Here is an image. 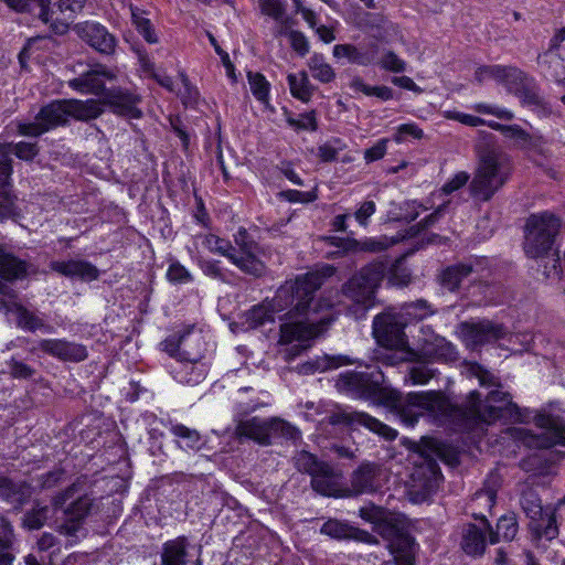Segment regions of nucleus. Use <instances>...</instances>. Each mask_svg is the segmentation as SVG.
I'll return each instance as SVG.
<instances>
[{"instance_id":"f257e3e1","label":"nucleus","mask_w":565,"mask_h":565,"mask_svg":"<svg viewBox=\"0 0 565 565\" xmlns=\"http://www.w3.org/2000/svg\"><path fill=\"white\" fill-rule=\"evenodd\" d=\"M335 387L355 398L396 408L407 426H414L425 412L439 422L467 431L482 429L497 419L520 420L521 417L510 394L500 390H492L484 399L478 391H471L462 406L454 405L445 394L436 391L409 393L403 399L398 391L386 384L379 367L341 373Z\"/></svg>"},{"instance_id":"f03ea898","label":"nucleus","mask_w":565,"mask_h":565,"mask_svg":"<svg viewBox=\"0 0 565 565\" xmlns=\"http://www.w3.org/2000/svg\"><path fill=\"white\" fill-rule=\"evenodd\" d=\"M323 278L316 273H308L287 280L275 296L252 307L245 312V323L250 329H257L274 322L275 316L287 310L279 319L280 344L292 341H308L317 334V318L319 309L316 292L320 289Z\"/></svg>"},{"instance_id":"7ed1b4c3","label":"nucleus","mask_w":565,"mask_h":565,"mask_svg":"<svg viewBox=\"0 0 565 565\" xmlns=\"http://www.w3.org/2000/svg\"><path fill=\"white\" fill-rule=\"evenodd\" d=\"M478 159L469 190L473 199L488 202L508 182L512 164L507 153L487 147L479 148Z\"/></svg>"},{"instance_id":"20e7f679","label":"nucleus","mask_w":565,"mask_h":565,"mask_svg":"<svg viewBox=\"0 0 565 565\" xmlns=\"http://www.w3.org/2000/svg\"><path fill=\"white\" fill-rule=\"evenodd\" d=\"M235 434L238 438L253 439L263 446L270 445L279 439L296 440L300 438L298 428L278 417L269 419L252 417L239 420L236 425Z\"/></svg>"},{"instance_id":"39448f33","label":"nucleus","mask_w":565,"mask_h":565,"mask_svg":"<svg viewBox=\"0 0 565 565\" xmlns=\"http://www.w3.org/2000/svg\"><path fill=\"white\" fill-rule=\"evenodd\" d=\"M561 224V218L548 211L531 214L525 224V253L532 258L546 255L554 245Z\"/></svg>"},{"instance_id":"423d86ee","label":"nucleus","mask_w":565,"mask_h":565,"mask_svg":"<svg viewBox=\"0 0 565 565\" xmlns=\"http://www.w3.org/2000/svg\"><path fill=\"white\" fill-rule=\"evenodd\" d=\"M387 265L379 260L364 266L358 274L353 275L343 286V295L362 306L363 310L374 303L375 291L385 277Z\"/></svg>"},{"instance_id":"0eeeda50","label":"nucleus","mask_w":565,"mask_h":565,"mask_svg":"<svg viewBox=\"0 0 565 565\" xmlns=\"http://www.w3.org/2000/svg\"><path fill=\"white\" fill-rule=\"evenodd\" d=\"M380 535L387 541V548L393 555L388 562L398 565H415L419 545L408 532L403 519H392L381 524Z\"/></svg>"},{"instance_id":"6e6552de","label":"nucleus","mask_w":565,"mask_h":565,"mask_svg":"<svg viewBox=\"0 0 565 565\" xmlns=\"http://www.w3.org/2000/svg\"><path fill=\"white\" fill-rule=\"evenodd\" d=\"M319 424L350 428L364 426L386 440H394L397 436L395 429L367 413L353 411L350 407H342L340 405H334L331 409H327L324 416L319 420Z\"/></svg>"},{"instance_id":"1a4fd4ad","label":"nucleus","mask_w":565,"mask_h":565,"mask_svg":"<svg viewBox=\"0 0 565 565\" xmlns=\"http://www.w3.org/2000/svg\"><path fill=\"white\" fill-rule=\"evenodd\" d=\"M76 487L72 484L63 492L57 493L52 504L55 510H63L64 522L58 525V532L70 537H76L77 532L82 529L83 522L89 514L93 507V499L87 495H81L72 501L67 507L64 504L75 494Z\"/></svg>"},{"instance_id":"9d476101","label":"nucleus","mask_w":565,"mask_h":565,"mask_svg":"<svg viewBox=\"0 0 565 565\" xmlns=\"http://www.w3.org/2000/svg\"><path fill=\"white\" fill-rule=\"evenodd\" d=\"M234 244L231 263L254 278L265 276L267 267L258 257L259 245L246 228L239 227L234 234Z\"/></svg>"},{"instance_id":"9b49d317","label":"nucleus","mask_w":565,"mask_h":565,"mask_svg":"<svg viewBox=\"0 0 565 565\" xmlns=\"http://www.w3.org/2000/svg\"><path fill=\"white\" fill-rule=\"evenodd\" d=\"M408 319L402 312L388 309L373 320V335L377 343L387 349H404L407 344L405 327Z\"/></svg>"},{"instance_id":"f8f14e48","label":"nucleus","mask_w":565,"mask_h":565,"mask_svg":"<svg viewBox=\"0 0 565 565\" xmlns=\"http://www.w3.org/2000/svg\"><path fill=\"white\" fill-rule=\"evenodd\" d=\"M68 118L67 99L54 100L40 109L33 122H20L18 132L22 136L39 137L51 129L66 125Z\"/></svg>"},{"instance_id":"ddd939ff","label":"nucleus","mask_w":565,"mask_h":565,"mask_svg":"<svg viewBox=\"0 0 565 565\" xmlns=\"http://www.w3.org/2000/svg\"><path fill=\"white\" fill-rule=\"evenodd\" d=\"M535 422L543 430L537 434L531 430H521L520 435L524 445L530 448L565 446V424L557 423L550 415H540L535 418Z\"/></svg>"},{"instance_id":"4468645a","label":"nucleus","mask_w":565,"mask_h":565,"mask_svg":"<svg viewBox=\"0 0 565 565\" xmlns=\"http://www.w3.org/2000/svg\"><path fill=\"white\" fill-rule=\"evenodd\" d=\"M38 349L62 362L79 363L88 358L84 344L66 339H42L38 342Z\"/></svg>"},{"instance_id":"2eb2a0df","label":"nucleus","mask_w":565,"mask_h":565,"mask_svg":"<svg viewBox=\"0 0 565 565\" xmlns=\"http://www.w3.org/2000/svg\"><path fill=\"white\" fill-rule=\"evenodd\" d=\"M103 107L107 106L110 110L122 117L138 119L142 116V111L138 108L141 102L140 96L120 87L109 88L102 97Z\"/></svg>"},{"instance_id":"dca6fc26","label":"nucleus","mask_w":565,"mask_h":565,"mask_svg":"<svg viewBox=\"0 0 565 565\" xmlns=\"http://www.w3.org/2000/svg\"><path fill=\"white\" fill-rule=\"evenodd\" d=\"M479 524L468 523L461 531V550L469 556L478 557L484 554L489 542L491 524L486 516L477 518Z\"/></svg>"},{"instance_id":"f3484780","label":"nucleus","mask_w":565,"mask_h":565,"mask_svg":"<svg viewBox=\"0 0 565 565\" xmlns=\"http://www.w3.org/2000/svg\"><path fill=\"white\" fill-rule=\"evenodd\" d=\"M79 38L97 52L110 55L116 49V38L96 22H84L76 25Z\"/></svg>"},{"instance_id":"a211bd4d","label":"nucleus","mask_w":565,"mask_h":565,"mask_svg":"<svg viewBox=\"0 0 565 565\" xmlns=\"http://www.w3.org/2000/svg\"><path fill=\"white\" fill-rule=\"evenodd\" d=\"M350 483L355 495L375 493L383 486L382 470L375 463L364 462L352 472Z\"/></svg>"},{"instance_id":"6ab92c4d","label":"nucleus","mask_w":565,"mask_h":565,"mask_svg":"<svg viewBox=\"0 0 565 565\" xmlns=\"http://www.w3.org/2000/svg\"><path fill=\"white\" fill-rule=\"evenodd\" d=\"M115 74L104 65H97L95 68L73 78L68 82L70 87L73 89L93 95H102L107 90L105 88V81H113Z\"/></svg>"},{"instance_id":"aec40b11","label":"nucleus","mask_w":565,"mask_h":565,"mask_svg":"<svg viewBox=\"0 0 565 565\" xmlns=\"http://www.w3.org/2000/svg\"><path fill=\"white\" fill-rule=\"evenodd\" d=\"M462 333L467 342L477 347L502 339L508 331L503 324L483 320L478 323H462Z\"/></svg>"},{"instance_id":"412c9836","label":"nucleus","mask_w":565,"mask_h":565,"mask_svg":"<svg viewBox=\"0 0 565 565\" xmlns=\"http://www.w3.org/2000/svg\"><path fill=\"white\" fill-rule=\"evenodd\" d=\"M189 548L190 541L184 535L168 540L162 544L161 565H202L199 557L193 559Z\"/></svg>"},{"instance_id":"4be33fe9","label":"nucleus","mask_w":565,"mask_h":565,"mask_svg":"<svg viewBox=\"0 0 565 565\" xmlns=\"http://www.w3.org/2000/svg\"><path fill=\"white\" fill-rule=\"evenodd\" d=\"M414 360L423 361H455L457 359L456 348L445 338L435 335L431 340H425L418 352L409 351Z\"/></svg>"},{"instance_id":"5701e85b","label":"nucleus","mask_w":565,"mask_h":565,"mask_svg":"<svg viewBox=\"0 0 565 565\" xmlns=\"http://www.w3.org/2000/svg\"><path fill=\"white\" fill-rule=\"evenodd\" d=\"M320 533L334 540H353L367 544H377V539L365 530H361L345 521L329 519L320 529Z\"/></svg>"},{"instance_id":"b1692460","label":"nucleus","mask_w":565,"mask_h":565,"mask_svg":"<svg viewBox=\"0 0 565 565\" xmlns=\"http://www.w3.org/2000/svg\"><path fill=\"white\" fill-rule=\"evenodd\" d=\"M86 0H58L54 3L56 13L47 23L53 33L63 35L68 31L70 24L82 12Z\"/></svg>"},{"instance_id":"393cba45","label":"nucleus","mask_w":565,"mask_h":565,"mask_svg":"<svg viewBox=\"0 0 565 565\" xmlns=\"http://www.w3.org/2000/svg\"><path fill=\"white\" fill-rule=\"evenodd\" d=\"M51 269L72 279L84 281L96 280L99 276L98 268L92 263L83 259H70L63 262H52Z\"/></svg>"},{"instance_id":"a878e982","label":"nucleus","mask_w":565,"mask_h":565,"mask_svg":"<svg viewBox=\"0 0 565 565\" xmlns=\"http://www.w3.org/2000/svg\"><path fill=\"white\" fill-rule=\"evenodd\" d=\"M29 264L8 253L0 246V292L7 289L4 281L22 279L28 275Z\"/></svg>"},{"instance_id":"bb28decb","label":"nucleus","mask_w":565,"mask_h":565,"mask_svg":"<svg viewBox=\"0 0 565 565\" xmlns=\"http://www.w3.org/2000/svg\"><path fill=\"white\" fill-rule=\"evenodd\" d=\"M7 161L0 162V222L18 215L15 196L11 193L10 184L12 167Z\"/></svg>"},{"instance_id":"cd10ccee","label":"nucleus","mask_w":565,"mask_h":565,"mask_svg":"<svg viewBox=\"0 0 565 565\" xmlns=\"http://www.w3.org/2000/svg\"><path fill=\"white\" fill-rule=\"evenodd\" d=\"M509 90L513 93L524 105L545 108V103L540 94L539 86L535 81L521 71V76L512 82Z\"/></svg>"},{"instance_id":"c85d7f7f","label":"nucleus","mask_w":565,"mask_h":565,"mask_svg":"<svg viewBox=\"0 0 565 565\" xmlns=\"http://www.w3.org/2000/svg\"><path fill=\"white\" fill-rule=\"evenodd\" d=\"M478 260L469 263H458L446 267L439 275L440 284L449 291H456L460 288L463 279L478 271Z\"/></svg>"},{"instance_id":"c756f323","label":"nucleus","mask_w":565,"mask_h":565,"mask_svg":"<svg viewBox=\"0 0 565 565\" xmlns=\"http://www.w3.org/2000/svg\"><path fill=\"white\" fill-rule=\"evenodd\" d=\"M31 495V487L26 482H14L9 478H0V499L19 508L28 501Z\"/></svg>"},{"instance_id":"7c9ffc66","label":"nucleus","mask_w":565,"mask_h":565,"mask_svg":"<svg viewBox=\"0 0 565 565\" xmlns=\"http://www.w3.org/2000/svg\"><path fill=\"white\" fill-rule=\"evenodd\" d=\"M331 244L342 248L345 252H369L380 253L388 247L386 238H365L364 241H356L353 238L331 237Z\"/></svg>"},{"instance_id":"2f4dec72","label":"nucleus","mask_w":565,"mask_h":565,"mask_svg":"<svg viewBox=\"0 0 565 565\" xmlns=\"http://www.w3.org/2000/svg\"><path fill=\"white\" fill-rule=\"evenodd\" d=\"M529 527L533 539L535 540H554L559 533L555 510L548 512L546 509L545 513H543L542 516H539L537 520L530 521Z\"/></svg>"},{"instance_id":"473e14b6","label":"nucleus","mask_w":565,"mask_h":565,"mask_svg":"<svg viewBox=\"0 0 565 565\" xmlns=\"http://www.w3.org/2000/svg\"><path fill=\"white\" fill-rule=\"evenodd\" d=\"M182 361L185 363L181 366V370L177 372L179 382L194 386L206 377L207 367L199 358L188 355Z\"/></svg>"},{"instance_id":"72a5a7b5","label":"nucleus","mask_w":565,"mask_h":565,"mask_svg":"<svg viewBox=\"0 0 565 565\" xmlns=\"http://www.w3.org/2000/svg\"><path fill=\"white\" fill-rule=\"evenodd\" d=\"M67 103L70 117L76 120L88 121L96 119L104 113L102 98L99 100L88 99L85 102L68 99Z\"/></svg>"},{"instance_id":"f704fd0d","label":"nucleus","mask_w":565,"mask_h":565,"mask_svg":"<svg viewBox=\"0 0 565 565\" xmlns=\"http://www.w3.org/2000/svg\"><path fill=\"white\" fill-rule=\"evenodd\" d=\"M519 531V524L516 515L514 513H508L502 515L497 522V530L492 527L489 530V543L497 544L500 539L504 541H512Z\"/></svg>"},{"instance_id":"c9c22d12","label":"nucleus","mask_w":565,"mask_h":565,"mask_svg":"<svg viewBox=\"0 0 565 565\" xmlns=\"http://www.w3.org/2000/svg\"><path fill=\"white\" fill-rule=\"evenodd\" d=\"M337 475L332 467L324 462L323 468L311 476V487L323 495H332L337 491Z\"/></svg>"},{"instance_id":"e433bc0d","label":"nucleus","mask_w":565,"mask_h":565,"mask_svg":"<svg viewBox=\"0 0 565 565\" xmlns=\"http://www.w3.org/2000/svg\"><path fill=\"white\" fill-rule=\"evenodd\" d=\"M11 153H14L21 160L31 161L38 156L39 147L36 143L25 141L18 143H0V162L8 160L7 162L12 167Z\"/></svg>"},{"instance_id":"4c0bfd02","label":"nucleus","mask_w":565,"mask_h":565,"mask_svg":"<svg viewBox=\"0 0 565 565\" xmlns=\"http://www.w3.org/2000/svg\"><path fill=\"white\" fill-rule=\"evenodd\" d=\"M287 81L290 93L295 98L305 103L310 100L312 96V88L306 72H301L299 75L289 74L287 76Z\"/></svg>"},{"instance_id":"58836bf2","label":"nucleus","mask_w":565,"mask_h":565,"mask_svg":"<svg viewBox=\"0 0 565 565\" xmlns=\"http://www.w3.org/2000/svg\"><path fill=\"white\" fill-rule=\"evenodd\" d=\"M520 504L530 521L537 520L539 516L545 513L542 500L534 489L527 488L522 492Z\"/></svg>"},{"instance_id":"ea45409f","label":"nucleus","mask_w":565,"mask_h":565,"mask_svg":"<svg viewBox=\"0 0 565 565\" xmlns=\"http://www.w3.org/2000/svg\"><path fill=\"white\" fill-rule=\"evenodd\" d=\"M17 324L19 328L30 332H35L36 330L51 331L52 329L42 318L22 306L17 309Z\"/></svg>"},{"instance_id":"a19ab883","label":"nucleus","mask_w":565,"mask_h":565,"mask_svg":"<svg viewBox=\"0 0 565 565\" xmlns=\"http://www.w3.org/2000/svg\"><path fill=\"white\" fill-rule=\"evenodd\" d=\"M192 329L193 327L188 328V330L181 334L174 333L169 335L164 341L161 342L162 350L170 356L182 361L189 355V353L183 349V345Z\"/></svg>"},{"instance_id":"79ce46f5","label":"nucleus","mask_w":565,"mask_h":565,"mask_svg":"<svg viewBox=\"0 0 565 565\" xmlns=\"http://www.w3.org/2000/svg\"><path fill=\"white\" fill-rule=\"evenodd\" d=\"M131 20L138 33L148 42V43H157L158 36L154 31L153 24L151 21L143 17V12L136 7H131Z\"/></svg>"},{"instance_id":"37998d69","label":"nucleus","mask_w":565,"mask_h":565,"mask_svg":"<svg viewBox=\"0 0 565 565\" xmlns=\"http://www.w3.org/2000/svg\"><path fill=\"white\" fill-rule=\"evenodd\" d=\"M171 433L179 438V446L185 449H199L201 445L200 433L182 424H175L171 427Z\"/></svg>"},{"instance_id":"c03bdc74","label":"nucleus","mask_w":565,"mask_h":565,"mask_svg":"<svg viewBox=\"0 0 565 565\" xmlns=\"http://www.w3.org/2000/svg\"><path fill=\"white\" fill-rule=\"evenodd\" d=\"M539 63L542 66H546L547 75L555 79L557 83H563L565 85V78H563V60L555 52V50L548 49L543 56L539 57Z\"/></svg>"},{"instance_id":"a18cd8bd","label":"nucleus","mask_w":565,"mask_h":565,"mask_svg":"<svg viewBox=\"0 0 565 565\" xmlns=\"http://www.w3.org/2000/svg\"><path fill=\"white\" fill-rule=\"evenodd\" d=\"M199 266L203 274L212 279L218 280L223 284H231L233 274L221 266L220 260L202 259Z\"/></svg>"},{"instance_id":"49530a36","label":"nucleus","mask_w":565,"mask_h":565,"mask_svg":"<svg viewBox=\"0 0 565 565\" xmlns=\"http://www.w3.org/2000/svg\"><path fill=\"white\" fill-rule=\"evenodd\" d=\"M49 515V507L36 505L24 513L22 525L30 531L40 530L46 523Z\"/></svg>"},{"instance_id":"de8ad7c7","label":"nucleus","mask_w":565,"mask_h":565,"mask_svg":"<svg viewBox=\"0 0 565 565\" xmlns=\"http://www.w3.org/2000/svg\"><path fill=\"white\" fill-rule=\"evenodd\" d=\"M350 87L355 92H361L366 96H375L381 100H390L393 98V89L388 86H370L360 77L352 79Z\"/></svg>"},{"instance_id":"09e8293b","label":"nucleus","mask_w":565,"mask_h":565,"mask_svg":"<svg viewBox=\"0 0 565 565\" xmlns=\"http://www.w3.org/2000/svg\"><path fill=\"white\" fill-rule=\"evenodd\" d=\"M294 463L299 472L308 473L311 477L319 469L323 468L324 461H320L315 455L301 450L295 455Z\"/></svg>"},{"instance_id":"8fccbe9b","label":"nucleus","mask_w":565,"mask_h":565,"mask_svg":"<svg viewBox=\"0 0 565 565\" xmlns=\"http://www.w3.org/2000/svg\"><path fill=\"white\" fill-rule=\"evenodd\" d=\"M203 245L211 253L224 256L231 262L234 245L228 239L222 238L214 234H207L204 236Z\"/></svg>"},{"instance_id":"3c124183","label":"nucleus","mask_w":565,"mask_h":565,"mask_svg":"<svg viewBox=\"0 0 565 565\" xmlns=\"http://www.w3.org/2000/svg\"><path fill=\"white\" fill-rule=\"evenodd\" d=\"M247 78L255 98L262 103H267L270 85L265 76L260 73L248 72Z\"/></svg>"},{"instance_id":"603ef678","label":"nucleus","mask_w":565,"mask_h":565,"mask_svg":"<svg viewBox=\"0 0 565 565\" xmlns=\"http://www.w3.org/2000/svg\"><path fill=\"white\" fill-rule=\"evenodd\" d=\"M521 76V71L516 67L489 65V77L505 84L508 89L512 82H515Z\"/></svg>"},{"instance_id":"864d4df0","label":"nucleus","mask_w":565,"mask_h":565,"mask_svg":"<svg viewBox=\"0 0 565 565\" xmlns=\"http://www.w3.org/2000/svg\"><path fill=\"white\" fill-rule=\"evenodd\" d=\"M262 14L275 21H282L287 12L286 0H258Z\"/></svg>"},{"instance_id":"5fc2aeb1","label":"nucleus","mask_w":565,"mask_h":565,"mask_svg":"<svg viewBox=\"0 0 565 565\" xmlns=\"http://www.w3.org/2000/svg\"><path fill=\"white\" fill-rule=\"evenodd\" d=\"M350 361L347 358H323L321 361L316 362H307L301 365V372L302 373H313L315 371H326L329 369L338 367L342 364H348Z\"/></svg>"},{"instance_id":"6e6d98bb","label":"nucleus","mask_w":565,"mask_h":565,"mask_svg":"<svg viewBox=\"0 0 565 565\" xmlns=\"http://www.w3.org/2000/svg\"><path fill=\"white\" fill-rule=\"evenodd\" d=\"M359 515L366 522L375 524L377 526L379 533L382 523L390 521L392 519H401L399 516L385 515V511L382 508L376 507L374 504L362 507L359 511Z\"/></svg>"},{"instance_id":"4d7b16f0","label":"nucleus","mask_w":565,"mask_h":565,"mask_svg":"<svg viewBox=\"0 0 565 565\" xmlns=\"http://www.w3.org/2000/svg\"><path fill=\"white\" fill-rule=\"evenodd\" d=\"M310 70L312 72V76L320 81L321 83H330L333 81L335 74L333 68L324 63L321 57L313 56L310 60Z\"/></svg>"},{"instance_id":"13d9d810","label":"nucleus","mask_w":565,"mask_h":565,"mask_svg":"<svg viewBox=\"0 0 565 565\" xmlns=\"http://www.w3.org/2000/svg\"><path fill=\"white\" fill-rule=\"evenodd\" d=\"M403 310L405 317L407 316L417 320H422L433 313L430 305L424 299L404 303Z\"/></svg>"},{"instance_id":"bf43d9fd","label":"nucleus","mask_w":565,"mask_h":565,"mask_svg":"<svg viewBox=\"0 0 565 565\" xmlns=\"http://www.w3.org/2000/svg\"><path fill=\"white\" fill-rule=\"evenodd\" d=\"M379 44L372 42L364 47H358L353 64L367 66L377 62Z\"/></svg>"},{"instance_id":"052dcab7","label":"nucleus","mask_w":565,"mask_h":565,"mask_svg":"<svg viewBox=\"0 0 565 565\" xmlns=\"http://www.w3.org/2000/svg\"><path fill=\"white\" fill-rule=\"evenodd\" d=\"M388 265L387 263H385ZM387 275L388 282L393 286H406L411 281V275L406 268H403L397 260L395 264L387 266L385 276Z\"/></svg>"},{"instance_id":"680f3d73","label":"nucleus","mask_w":565,"mask_h":565,"mask_svg":"<svg viewBox=\"0 0 565 565\" xmlns=\"http://www.w3.org/2000/svg\"><path fill=\"white\" fill-rule=\"evenodd\" d=\"M345 145L338 138H334L318 148V156L323 162H332L338 158V153L343 150Z\"/></svg>"},{"instance_id":"e2e57ef3","label":"nucleus","mask_w":565,"mask_h":565,"mask_svg":"<svg viewBox=\"0 0 565 565\" xmlns=\"http://www.w3.org/2000/svg\"><path fill=\"white\" fill-rule=\"evenodd\" d=\"M8 367L9 374L18 380H29L36 373L34 367L15 358L8 362Z\"/></svg>"},{"instance_id":"0e129e2a","label":"nucleus","mask_w":565,"mask_h":565,"mask_svg":"<svg viewBox=\"0 0 565 565\" xmlns=\"http://www.w3.org/2000/svg\"><path fill=\"white\" fill-rule=\"evenodd\" d=\"M167 277L171 282L174 284H188L193 279L190 271L179 262H173L170 264L167 271Z\"/></svg>"},{"instance_id":"69168bd1","label":"nucleus","mask_w":565,"mask_h":565,"mask_svg":"<svg viewBox=\"0 0 565 565\" xmlns=\"http://www.w3.org/2000/svg\"><path fill=\"white\" fill-rule=\"evenodd\" d=\"M377 63L382 68L394 73H402L406 68V63L393 51L385 52Z\"/></svg>"},{"instance_id":"338daca9","label":"nucleus","mask_w":565,"mask_h":565,"mask_svg":"<svg viewBox=\"0 0 565 565\" xmlns=\"http://www.w3.org/2000/svg\"><path fill=\"white\" fill-rule=\"evenodd\" d=\"M288 39L290 41L292 50L297 54H299L300 56H305L309 53V42L302 32L298 30L288 32Z\"/></svg>"},{"instance_id":"774afa93","label":"nucleus","mask_w":565,"mask_h":565,"mask_svg":"<svg viewBox=\"0 0 565 565\" xmlns=\"http://www.w3.org/2000/svg\"><path fill=\"white\" fill-rule=\"evenodd\" d=\"M13 559L11 534H0V565H11Z\"/></svg>"}]
</instances>
